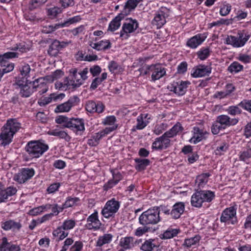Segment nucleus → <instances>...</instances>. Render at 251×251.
Instances as JSON below:
<instances>
[{
  "label": "nucleus",
  "mask_w": 251,
  "mask_h": 251,
  "mask_svg": "<svg viewBox=\"0 0 251 251\" xmlns=\"http://www.w3.org/2000/svg\"><path fill=\"white\" fill-rule=\"evenodd\" d=\"M22 127L21 124L17 119H9L1 128L0 139L1 144L6 146L9 144L12 140L14 135Z\"/></svg>",
  "instance_id": "f257e3e1"
},
{
  "label": "nucleus",
  "mask_w": 251,
  "mask_h": 251,
  "mask_svg": "<svg viewBox=\"0 0 251 251\" xmlns=\"http://www.w3.org/2000/svg\"><path fill=\"white\" fill-rule=\"evenodd\" d=\"M55 122L61 124L64 127L71 129L77 135H82L85 131L84 121L82 119L58 116L55 119Z\"/></svg>",
  "instance_id": "f03ea898"
},
{
  "label": "nucleus",
  "mask_w": 251,
  "mask_h": 251,
  "mask_svg": "<svg viewBox=\"0 0 251 251\" xmlns=\"http://www.w3.org/2000/svg\"><path fill=\"white\" fill-rule=\"evenodd\" d=\"M215 193L210 190H197L192 196L191 203L193 206L200 208L204 202H210L215 198Z\"/></svg>",
  "instance_id": "7ed1b4c3"
},
{
  "label": "nucleus",
  "mask_w": 251,
  "mask_h": 251,
  "mask_svg": "<svg viewBox=\"0 0 251 251\" xmlns=\"http://www.w3.org/2000/svg\"><path fill=\"white\" fill-rule=\"evenodd\" d=\"M70 79L68 80V84L72 90H75L80 87L86 80L88 76V69L86 68L82 71L78 72L76 68H72L70 70Z\"/></svg>",
  "instance_id": "20e7f679"
},
{
  "label": "nucleus",
  "mask_w": 251,
  "mask_h": 251,
  "mask_svg": "<svg viewBox=\"0 0 251 251\" xmlns=\"http://www.w3.org/2000/svg\"><path fill=\"white\" fill-rule=\"evenodd\" d=\"M161 220L157 208L153 207L143 212L139 217V223L142 225L150 226L158 223Z\"/></svg>",
  "instance_id": "39448f33"
},
{
  "label": "nucleus",
  "mask_w": 251,
  "mask_h": 251,
  "mask_svg": "<svg viewBox=\"0 0 251 251\" xmlns=\"http://www.w3.org/2000/svg\"><path fill=\"white\" fill-rule=\"evenodd\" d=\"M47 145L38 141H31L25 147V150L32 157H39L47 151Z\"/></svg>",
  "instance_id": "423d86ee"
},
{
  "label": "nucleus",
  "mask_w": 251,
  "mask_h": 251,
  "mask_svg": "<svg viewBox=\"0 0 251 251\" xmlns=\"http://www.w3.org/2000/svg\"><path fill=\"white\" fill-rule=\"evenodd\" d=\"M250 37V35L238 32L237 36L228 35L226 39L225 44L230 45L234 48H240L244 46Z\"/></svg>",
  "instance_id": "0eeeda50"
},
{
  "label": "nucleus",
  "mask_w": 251,
  "mask_h": 251,
  "mask_svg": "<svg viewBox=\"0 0 251 251\" xmlns=\"http://www.w3.org/2000/svg\"><path fill=\"white\" fill-rule=\"evenodd\" d=\"M16 85L18 86L17 88L20 89L19 95L23 98H28L34 92L32 82H28L27 79L17 80Z\"/></svg>",
  "instance_id": "6e6552de"
},
{
  "label": "nucleus",
  "mask_w": 251,
  "mask_h": 251,
  "mask_svg": "<svg viewBox=\"0 0 251 251\" xmlns=\"http://www.w3.org/2000/svg\"><path fill=\"white\" fill-rule=\"evenodd\" d=\"M120 205L119 201L112 199L106 202L101 210V213L104 217L109 218L113 216L118 211Z\"/></svg>",
  "instance_id": "1a4fd4ad"
},
{
  "label": "nucleus",
  "mask_w": 251,
  "mask_h": 251,
  "mask_svg": "<svg viewBox=\"0 0 251 251\" xmlns=\"http://www.w3.org/2000/svg\"><path fill=\"white\" fill-rule=\"evenodd\" d=\"M138 27V23L136 20L129 19L123 25L122 30L120 31V37L127 39L129 34L134 32Z\"/></svg>",
  "instance_id": "9d476101"
},
{
  "label": "nucleus",
  "mask_w": 251,
  "mask_h": 251,
  "mask_svg": "<svg viewBox=\"0 0 251 251\" xmlns=\"http://www.w3.org/2000/svg\"><path fill=\"white\" fill-rule=\"evenodd\" d=\"M220 221L228 224L234 225L237 223L236 208L234 206H231L225 209L222 213Z\"/></svg>",
  "instance_id": "9b49d317"
},
{
  "label": "nucleus",
  "mask_w": 251,
  "mask_h": 251,
  "mask_svg": "<svg viewBox=\"0 0 251 251\" xmlns=\"http://www.w3.org/2000/svg\"><path fill=\"white\" fill-rule=\"evenodd\" d=\"M190 84V82L189 81L178 80L174 81L168 86V88L177 95L183 96L186 92L187 89Z\"/></svg>",
  "instance_id": "f8f14e48"
},
{
  "label": "nucleus",
  "mask_w": 251,
  "mask_h": 251,
  "mask_svg": "<svg viewBox=\"0 0 251 251\" xmlns=\"http://www.w3.org/2000/svg\"><path fill=\"white\" fill-rule=\"evenodd\" d=\"M79 100V99L76 96L71 97L67 101L58 105L55 108L54 112L55 113L69 112L72 107L78 103Z\"/></svg>",
  "instance_id": "ddd939ff"
},
{
  "label": "nucleus",
  "mask_w": 251,
  "mask_h": 251,
  "mask_svg": "<svg viewBox=\"0 0 251 251\" xmlns=\"http://www.w3.org/2000/svg\"><path fill=\"white\" fill-rule=\"evenodd\" d=\"M170 137L165 132L162 136L156 138L152 143V149L156 150H162L169 148L170 145Z\"/></svg>",
  "instance_id": "4468645a"
},
{
  "label": "nucleus",
  "mask_w": 251,
  "mask_h": 251,
  "mask_svg": "<svg viewBox=\"0 0 251 251\" xmlns=\"http://www.w3.org/2000/svg\"><path fill=\"white\" fill-rule=\"evenodd\" d=\"M35 174L34 170L32 168H23L14 176V180L19 183H24L30 179Z\"/></svg>",
  "instance_id": "2eb2a0df"
},
{
  "label": "nucleus",
  "mask_w": 251,
  "mask_h": 251,
  "mask_svg": "<svg viewBox=\"0 0 251 251\" xmlns=\"http://www.w3.org/2000/svg\"><path fill=\"white\" fill-rule=\"evenodd\" d=\"M207 32L198 34L188 40L186 45L191 49H196L201 45L207 37Z\"/></svg>",
  "instance_id": "dca6fc26"
},
{
  "label": "nucleus",
  "mask_w": 251,
  "mask_h": 251,
  "mask_svg": "<svg viewBox=\"0 0 251 251\" xmlns=\"http://www.w3.org/2000/svg\"><path fill=\"white\" fill-rule=\"evenodd\" d=\"M208 132L201 129L199 127L195 126L193 127V136L189 140L191 143L196 144L198 143L205 139L208 134Z\"/></svg>",
  "instance_id": "f3484780"
},
{
  "label": "nucleus",
  "mask_w": 251,
  "mask_h": 251,
  "mask_svg": "<svg viewBox=\"0 0 251 251\" xmlns=\"http://www.w3.org/2000/svg\"><path fill=\"white\" fill-rule=\"evenodd\" d=\"M151 80L155 81L163 77L166 74V69L160 64H151Z\"/></svg>",
  "instance_id": "a211bd4d"
},
{
  "label": "nucleus",
  "mask_w": 251,
  "mask_h": 251,
  "mask_svg": "<svg viewBox=\"0 0 251 251\" xmlns=\"http://www.w3.org/2000/svg\"><path fill=\"white\" fill-rule=\"evenodd\" d=\"M104 105L100 102H96L92 100H89L86 103L85 109L90 113L97 112L98 113H102L103 111Z\"/></svg>",
  "instance_id": "6ab92c4d"
},
{
  "label": "nucleus",
  "mask_w": 251,
  "mask_h": 251,
  "mask_svg": "<svg viewBox=\"0 0 251 251\" xmlns=\"http://www.w3.org/2000/svg\"><path fill=\"white\" fill-rule=\"evenodd\" d=\"M194 72L192 73V75L194 77H200L209 75L211 72V68L209 66L204 65H200L193 69Z\"/></svg>",
  "instance_id": "aec40b11"
},
{
  "label": "nucleus",
  "mask_w": 251,
  "mask_h": 251,
  "mask_svg": "<svg viewBox=\"0 0 251 251\" xmlns=\"http://www.w3.org/2000/svg\"><path fill=\"white\" fill-rule=\"evenodd\" d=\"M217 120L225 129L230 126L236 125L239 119L237 118H230L226 115H221L217 117Z\"/></svg>",
  "instance_id": "412c9836"
},
{
  "label": "nucleus",
  "mask_w": 251,
  "mask_h": 251,
  "mask_svg": "<svg viewBox=\"0 0 251 251\" xmlns=\"http://www.w3.org/2000/svg\"><path fill=\"white\" fill-rule=\"evenodd\" d=\"M42 78H39L32 82L34 91H38L39 95H42L46 93L49 89L47 83L43 81Z\"/></svg>",
  "instance_id": "4be33fe9"
},
{
  "label": "nucleus",
  "mask_w": 251,
  "mask_h": 251,
  "mask_svg": "<svg viewBox=\"0 0 251 251\" xmlns=\"http://www.w3.org/2000/svg\"><path fill=\"white\" fill-rule=\"evenodd\" d=\"M185 209V204L183 202L176 203L172 207L170 215L172 218L177 219L183 213Z\"/></svg>",
  "instance_id": "5701e85b"
},
{
  "label": "nucleus",
  "mask_w": 251,
  "mask_h": 251,
  "mask_svg": "<svg viewBox=\"0 0 251 251\" xmlns=\"http://www.w3.org/2000/svg\"><path fill=\"white\" fill-rule=\"evenodd\" d=\"M22 226L20 221L16 222L13 220H9L1 224V227L5 230L19 231Z\"/></svg>",
  "instance_id": "b1692460"
},
{
  "label": "nucleus",
  "mask_w": 251,
  "mask_h": 251,
  "mask_svg": "<svg viewBox=\"0 0 251 251\" xmlns=\"http://www.w3.org/2000/svg\"><path fill=\"white\" fill-rule=\"evenodd\" d=\"M167 9L166 8H161V9L155 15L153 19L154 24L158 27H161L166 23V17L168 16V14H165V11Z\"/></svg>",
  "instance_id": "393cba45"
},
{
  "label": "nucleus",
  "mask_w": 251,
  "mask_h": 251,
  "mask_svg": "<svg viewBox=\"0 0 251 251\" xmlns=\"http://www.w3.org/2000/svg\"><path fill=\"white\" fill-rule=\"evenodd\" d=\"M17 190L15 187H9L5 189L0 188V203L5 202L9 197L14 195Z\"/></svg>",
  "instance_id": "a878e982"
},
{
  "label": "nucleus",
  "mask_w": 251,
  "mask_h": 251,
  "mask_svg": "<svg viewBox=\"0 0 251 251\" xmlns=\"http://www.w3.org/2000/svg\"><path fill=\"white\" fill-rule=\"evenodd\" d=\"M125 17V14L120 13L110 23L108 28V30L114 31L118 29L121 25V21Z\"/></svg>",
  "instance_id": "bb28decb"
},
{
  "label": "nucleus",
  "mask_w": 251,
  "mask_h": 251,
  "mask_svg": "<svg viewBox=\"0 0 251 251\" xmlns=\"http://www.w3.org/2000/svg\"><path fill=\"white\" fill-rule=\"evenodd\" d=\"M90 46L98 50H106L111 48V43L109 40H101L97 43H91Z\"/></svg>",
  "instance_id": "cd10ccee"
},
{
  "label": "nucleus",
  "mask_w": 251,
  "mask_h": 251,
  "mask_svg": "<svg viewBox=\"0 0 251 251\" xmlns=\"http://www.w3.org/2000/svg\"><path fill=\"white\" fill-rule=\"evenodd\" d=\"M201 239V237L199 235H196L194 237L185 239L183 246L188 249L198 245Z\"/></svg>",
  "instance_id": "c85d7f7f"
},
{
  "label": "nucleus",
  "mask_w": 251,
  "mask_h": 251,
  "mask_svg": "<svg viewBox=\"0 0 251 251\" xmlns=\"http://www.w3.org/2000/svg\"><path fill=\"white\" fill-rule=\"evenodd\" d=\"M59 41L54 40L49 46L48 50V54L51 56H56L61 50L59 47Z\"/></svg>",
  "instance_id": "c756f323"
},
{
  "label": "nucleus",
  "mask_w": 251,
  "mask_h": 251,
  "mask_svg": "<svg viewBox=\"0 0 251 251\" xmlns=\"http://www.w3.org/2000/svg\"><path fill=\"white\" fill-rule=\"evenodd\" d=\"M49 134L50 135L57 136L61 139H64L66 142H70L71 137L68 133L64 130L54 129L50 131Z\"/></svg>",
  "instance_id": "7c9ffc66"
},
{
  "label": "nucleus",
  "mask_w": 251,
  "mask_h": 251,
  "mask_svg": "<svg viewBox=\"0 0 251 251\" xmlns=\"http://www.w3.org/2000/svg\"><path fill=\"white\" fill-rule=\"evenodd\" d=\"M112 238V235L110 234H105L103 236H100L97 242L96 246L101 250V247L104 244L109 243Z\"/></svg>",
  "instance_id": "2f4dec72"
},
{
  "label": "nucleus",
  "mask_w": 251,
  "mask_h": 251,
  "mask_svg": "<svg viewBox=\"0 0 251 251\" xmlns=\"http://www.w3.org/2000/svg\"><path fill=\"white\" fill-rule=\"evenodd\" d=\"M210 174L208 173H203L198 176L196 179V183L198 184L199 188H202L204 185L208 182V177Z\"/></svg>",
  "instance_id": "473e14b6"
},
{
  "label": "nucleus",
  "mask_w": 251,
  "mask_h": 251,
  "mask_svg": "<svg viewBox=\"0 0 251 251\" xmlns=\"http://www.w3.org/2000/svg\"><path fill=\"white\" fill-rule=\"evenodd\" d=\"M134 160L136 163L135 168L139 171L144 170L150 163L148 159L135 158Z\"/></svg>",
  "instance_id": "72a5a7b5"
},
{
  "label": "nucleus",
  "mask_w": 251,
  "mask_h": 251,
  "mask_svg": "<svg viewBox=\"0 0 251 251\" xmlns=\"http://www.w3.org/2000/svg\"><path fill=\"white\" fill-rule=\"evenodd\" d=\"M0 71L2 73L3 75L5 74H7L12 71L15 67L14 63L9 62L8 61H3L2 64H0Z\"/></svg>",
  "instance_id": "f704fd0d"
},
{
  "label": "nucleus",
  "mask_w": 251,
  "mask_h": 251,
  "mask_svg": "<svg viewBox=\"0 0 251 251\" xmlns=\"http://www.w3.org/2000/svg\"><path fill=\"white\" fill-rule=\"evenodd\" d=\"M183 129V127L181 126L179 123H176L169 130L166 132L167 134L169 135V137L173 138L176 136L180 132H181Z\"/></svg>",
  "instance_id": "c9c22d12"
},
{
  "label": "nucleus",
  "mask_w": 251,
  "mask_h": 251,
  "mask_svg": "<svg viewBox=\"0 0 251 251\" xmlns=\"http://www.w3.org/2000/svg\"><path fill=\"white\" fill-rule=\"evenodd\" d=\"M154 239H150L146 240L140 247V249L143 251H152L153 249L157 247V245L154 243Z\"/></svg>",
  "instance_id": "e433bc0d"
},
{
  "label": "nucleus",
  "mask_w": 251,
  "mask_h": 251,
  "mask_svg": "<svg viewBox=\"0 0 251 251\" xmlns=\"http://www.w3.org/2000/svg\"><path fill=\"white\" fill-rule=\"evenodd\" d=\"M82 20L80 16L77 15L72 18H70L64 22L60 23L62 28L64 27H68L71 25L78 23Z\"/></svg>",
  "instance_id": "4c0bfd02"
},
{
  "label": "nucleus",
  "mask_w": 251,
  "mask_h": 251,
  "mask_svg": "<svg viewBox=\"0 0 251 251\" xmlns=\"http://www.w3.org/2000/svg\"><path fill=\"white\" fill-rule=\"evenodd\" d=\"M148 117V114H141L137 117V124L134 127L136 129L141 130L143 129L147 125V122L144 120Z\"/></svg>",
  "instance_id": "58836bf2"
},
{
  "label": "nucleus",
  "mask_w": 251,
  "mask_h": 251,
  "mask_svg": "<svg viewBox=\"0 0 251 251\" xmlns=\"http://www.w3.org/2000/svg\"><path fill=\"white\" fill-rule=\"evenodd\" d=\"M20 74L23 78H25V80L29 76V74L31 71L30 66L28 64L24 63L20 67Z\"/></svg>",
  "instance_id": "ea45409f"
},
{
  "label": "nucleus",
  "mask_w": 251,
  "mask_h": 251,
  "mask_svg": "<svg viewBox=\"0 0 251 251\" xmlns=\"http://www.w3.org/2000/svg\"><path fill=\"white\" fill-rule=\"evenodd\" d=\"M142 0H128L125 5L126 13V10H127L128 13H129L131 10L134 9L138 4Z\"/></svg>",
  "instance_id": "a19ab883"
},
{
  "label": "nucleus",
  "mask_w": 251,
  "mask_h": 251,
  "mask_svg": "<svg viewBox=\"0 0 251 251\" xmlns=\"http://www.w3.org/2000/svg\"><path fill=\"white\" fill-rule=\"evenodd\" d=\"M101 138L100 134L97 132L88 139L87 144L91 147L97 146L99 144V141Z\"/></svg>",
  "instance_id": "79ce46f5"
},
{
  "label": "nucleus",
  "mask_w": 251,
  "mask_h": 251,
  "mask_svg": "<svg viewBox=\"0 0 251 251\" xmlns=\"http://www.w3.org/2000/svg\"><path fill=\"white\" fill-rule=\"evenodd\" d=\"M243 69V66L238 62H233L228 67V71L231 73L236 74Z\"/></svg>",
  "instance_id": "37998d69"
},
{
  "label": "nucleus",
  "mask_w": 251,
  "mask_h": 251,
  "mask_svg": "<svg viewBox=\"0 0 251 251\" xmlns=\"http://www.w3.org/2000/svg\"><path fill=\"white\" fill-rule=\"evenodd\" d=\"M179 230L172 228H169L163 234V238L164 239H170L176 236L179 233Z\"/></svg>",
  "instance_id": "c03bdc74"
},
{
  "label": "nucleus",
  "mask_w": 251,
  "mask_h": 251,
  "mask_svg": "<svg viewBox=\"0 0 251 251\" xmlns=\"http://www.w3.org/2000/svg\"><path fill=\"white\" fill-rule=\"evenodd\" d=\"M60 28H62L60 23L55 24L54 25L44 26L42 31L44 33L48 34L51 33Z\"/></svg>",
  "instance_id": "a18cd8bd"
},
{
  "label": "nucleus",
  "mask_w": 251,
  "mask_h": 251,
  "mask_svg": "<svg viewBox=\"0 0 251 251\" xmlns=\"http://www.w3.org/2000/svg\"><path fill=\"white\" fill-rule=\"evenodd\" d=\"M134 238L132 237L122 238L120 240V245L125 249L131 248V243L133 242Z\"/></svg>",
  "instance_id": "49530a36"
},
{
  "label": "nucleus",
  "mask_w": 251,
  "mask_h": 251,
  "mask_svg": "<svg viewBox=\"0 0 251 251\" xmlns=\"http://www.w3.org/2000/svg\"><path fill=\"white\" fill-rule=\"evenodd\" d=\"M79 201L80 199L78 198L69 197L67 198L64 203V207L67 208L72 207L76 205Z\"/></svg>",
  "instance_id": "de8ad7c7"
},
{
  "label": "nucleus",
  "mask_w": 251,
  "mask_h": 251,
  "mask_svg": "<svg viewBox=\"0 0 251 251\" xmlns=\"http://www.w3.org/2000/svg\"><path fill=\"white\" fill-rule=\"evenodd\" d=\"M108 68L112 73H119L123 70L122 67L114 61H111L109 62Z\"/></svg>",
  "instance_id": "09e8293b"
},
{
  "label": "nucleus",
  "mask_w": 251,
  "mask_h": 251,
  "mask_svg": "<svg viewBox=\"0 0 251 251\" xmlns=\"http://www.w3.org/2000/svg\"><path fill=\"white\" fill-rule=\"evenodd\" d=\"M48 0H32L29 3V8L32 10L37 8L47 1Z\"/></svg>",
  "instance_id": "8fccbe9b"
},
{
  "label": "nucleus",
  "mask_w": 251,
  "mask_h": 251,
  "mask_svg": "<svg viewBox=\"0 0 251 251\" xmlns=\"http://www.w3.org/2000/svg\"><path fill=\"white\" fill-rule=\"evenodd\" d=\"M198 57L201 60H205L210 55L209 49L202 48L197 52Z\"/></svg>",
  "instance_id": "3c124183"
},
{
  "label": "nucleus",
  "mask_w": 251,
  "mask_h": 251,
  "mask_svg": "<svg viewBox=\"0 0 251 251\" xmlns=\"http://www.w3.org/2000/svg\"><path fill=\"white\" fill-rule=\"evenodd\" d=\"M239 105L230 106L226 110L227 113L231 116H235L240 114L242 112L241 109L239 107Z\"/></svg>",
  "instance_id": "603ef678"
},
{
  "label": "nucleus",
  "mask_w": 251,
  "mask_h": 251,
  "mask_svg": "<svg viewBox=\"0 0 251 251\" xmlns=\"http://www.w3.org/2000/svg\"><path fill=\"white\" fill-rule=\"evenodd\" d=\"M85 25H80V26L73 28L70 30V32L75 36H77L79 34H84L85 31Z\"/></svg>",
  "instance_id": "864d4df0"
},
{
  "label": "nucleus",
  "mask_w": 251,
  "mask_h": 251,
  "mask_svg": "<svg viewBox=\"0 0 251 251\" xmlns=\"http://www.w3.org/2000/svg\"><path fill=\"white\" fill-rule=\"evenodd\" d=\"M143 226L142 227H139L136 229L134 233L136 236H141L150 230L151 228L149 226L147 225Z\"/></svg>",
  "instance_id": "5fc2aeb1"
},
{
  "label": "nucleus",
  "mask_w": 251,
  "mask_h": 251,
  "mask_svg": "<svg viewBox=\"0 0 251 251\" xmlns=\"http://www.w3.org/2000/svg\"><path fill=\"white\" fill-rule=\"evenodd\" d=\"M167 124L165 123H162L160 125H156L153 130V132L156 135H158L167 129Z\"/></svg>",
  "instance_id": "6e6d98bb"
},
{
  "label": "nucleus",
  "mask_w": 251,
  "mask_h": 251,
  "mask_svg": "<svg viewBox=\"0 0 251 251\" xmlns=\"http://www.w3.org/2000/svg\"><path fill=\"white\" fill-rule=\"evenodd\" d=\"M75 225V221L73 220H65L61 226L64 230H70L73 228Z\"/></svg>",
  "instance_id": "4d7b16f0"
},
{
  "label": "nucleus",
  "mask_w": 251,
  "mask_h": 251,
  "mask_svg": "<svg viewBox=\"0 0 251 251\" xmlns=\"http://www.w3.org/2000/svg\"><path fill=\"white\" fill-rule=\"evenodd\" d=\"M220 124L219 122L216 121L213 124L211 127V131L213 134H217L219 132L223 129H225L224 127Z\"/></svg>",
  "instance_id": "13d9d810"
},
{
  "label": "nucleus",
  "mask_w": 251,
  "mask_h": 251,
  "mask_svg": "<svg viewBox=\"0 0 251 251\" xmlns=\"http://www.w3.org/2000/svg\"><path fill=\"white\" fill-rule=\"evenodd\" d=\"M118 125H113V126H110L105 128L103 130L98 132V133L100 134L101 138H102L105 135L116 129Z\"/></svg>",
  "instance_id": "bf43d9fd"
},
{
  "label": "nucleus",
  "mask_w": 251,
  "mask_h": 251,
  "mask_svg": "<svg viewBox=\"0 0 251 251\" xmlns=\"http://www.w3.org/2000/svg\"><path fill=\"white\" fill-rule=\"evenodd\" d=\"M62 12V9L61 8L58 7H54L48 9V14L49 16L52 18H54L57 15Z\"/></svg>",
  "instance_id": "052dcab7"
},
{
  "label": "nucleus",
  "mask_w": 251,
  "mask_h": 251,
  "mask_svg": "<svg viewBox=\"0 0 251 251\" xmlns=\"http://www.w3.org/2000/svg\"><path fill=\"white\" fill-rule=\"evenodd\" d=\"M63 74V73L61 70H56L51 75L47 76V80L53 81L60 78Z\"/></svg>",
  "instance_id": "680f3d73"
},
{
  "label": "nucleus",
  "mask_w": 251,
  "mask_h": 251,
  "mask_svg": "<svg viewBox=\"0 0 251 251\" xmlns=\"http://www.w3.org/2000/svg\"><path fill=\"white\" fill-rule=\"evenodd\" d=\"M151 65H149L145 64L142 67L140 68L138 70L140 72V75H144L149 74L151 72Z\"/></svg>",
  "instance_id": "e2e57ef3"
},
{
  "label": "nucleus",
  "mask_w": 251,
  "mask_h": 251,
  "mask_svg": "<svg viewBox=\"0 0 251 251\" xmlns=\"http://www.w3.org/2000/svg\"><path fill=\"white\" fill-rule=\"evenodd\" d=\"M116 118L114 116H109L106 117L103 122L104 125L113 126V125H118L115 124Z\"/></svg>",
  "instance_id": "0e129e2a"
},
{
  "label": "nucleus",
  "mask_w": 251,
  "mask_h": 251,
  "mask_svg": "<svg viewBox=\"0 0 251 251\" xmlns=\"http://www.w3.org/2000/svg\"><path fill=\"white\" fill-rule=\"evenodd\" d=\"M231 6L229 4L224 5L221 8L220 10V14L222 16L227 15L230 12Z\"/></svg>",
  "instance_id": "69168bd1"
},
{
  "label": "nucleus",
  "mask_w": 251,
  "mask_h": 251,
  "mask_svg": "<svg viewBox=\"0 0 251 251\" xmlns=\"http://www.w3.org/2000/svg\"><path fill=\"white\" fill-rule=\"evenodd\" d=\"M0 251H10L9 243H8L6 237L2 239V243L0 245Z\"/></svg>",
  "instance_id": "338daca9"
},
{
  "label": "nucleus",
  "mask_w": 251,
  "mask_h": 251,
  "mask_svg": "<svg viewBox=\"0 0 251 251\" xmlns=\"http://www.w3.org/2000/svg\"><path fill=\"white\" fill-rule=\"evenodd\" d=\"M238 105L251 113V100H243L240 102Z\"/></svg>",
  "instance_id": "774afa93"
}]
</instances>
